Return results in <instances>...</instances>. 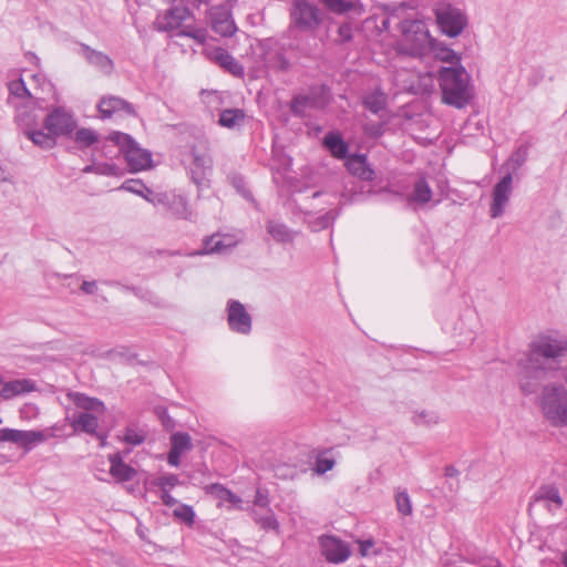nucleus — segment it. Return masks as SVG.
Returning <instances> with one entry per match:
<instances>
[{
	"mask_svg": "<svg viewBox=\"0 0 567 567\" xmlns=\"http://www.w3.org/2000/svg\"><path fill=\"white\" fill-rule=\"evenodd\" d=\"M567 353V338L558 331L538 334L530 343L526 362L522 364L519 386L524 394L535 393L540 382L554 377L558 359Z\"/></svg>",
	"mask_w": 567,
	"mask_h": 567,
	"instance_id": "nucleus-1",
	"label": "nucleus"
},
{
	"mask_svg": "<svg viewBox=\"0 0 567 567\" xmlns=\"http://www.w3.org/2000/svg\"><path fill=\"white\" fill-rule=\"evenodd\" d=\"M529 148V142L520 144L512 152L511 156L502 165V169L506 173L493 187L492 204L489 208V215L492 218H499L503 216L513 192V177L527 162Z\"/></svg>",
	"mask_w": 567,
	"mask_h": 567,
	"instance_id": "nucleus-2",
	"label": "nucleus"
},
{
	"mask_svg": "<svg viewBox=\"0 0 567 567\" xmlns=\"http://www.w3.org/2000/svg\"><path fill=\"white\" fill-rule=\"evenodd\" d=\"M437 80L444 104L461 110L472 100L471 75L464 66H442Z\"/></svg>",
	"mask_w": 567,
	"mask_h": 567,
	"instance_id": "nucleus-3",
	"label": "nucleus"
},
{
	"mask_svg": "<svg viewBox=\"0 0 567 567\" xmlns=\"http://www.w3.org/2000/svg\"><path fill=\"white\" fill-rule=\"evenodd\" d=\"M402 42L400 50L413 58H422L434 47L426 24L421 20H404L401 23Z\"/></svg>",
	"mask_w": 567,
	"mask_h": 567,
	"instance_id": "nucleus-4",
	"label": "nucleus"
},
{
	"mask_svg": "<svg viewBox=\"0 0 567 567\" xmlns=\"http://www.w3.org/2000/svg\"><path fill=\"white\" fill-rule=\"evenodd\" d=\"M540 408L553 426L567 425V390L563 384L550 383L543 388Z\"/></svg>",
	"mask_w": 567,
	"mask_h": 567,
	"instance_id": "nucleus-5",
	"label": "nucleus"
},
{
	"mask_svg": "<svg viewBox=\"0 0 567 567\" xmlns=\"http://www.w3.org/2000/svg\"><path fill=\"white\" fill-rule=\"evenodd\" d=\"M290 28L302 33H313L323 23L321 9L309 0H295L290 9Z\"/></svg>",
	"mask_w": 567,
	"mask_h": 567,
	"instance_id": "nucleus-6",
	"label": "nucleus"
},
{
	"mask_svg": "<svg viewBox=\"0 0 567 567\" xmlns=\"http://www.w3.org/2000/svg\"><path fill=\"white\" fill-rule=\"evenodd\" d=\"M107 140L118 146V152L124 155L132 172H140L151 167V152L141 148L131 135L122 132H112Z\"/></svg>",
	"mask_w": 567,
	"mask_h": 567,
	"instance_id": "nucleus-7",
	"label": "nucleus"
},
{
	"mask_svg": "<svg viewBox=\"0 0 567 567\" xmlns=\"http://www.w3.org/2000/svg\"><path fill=\"white\" fill-rule=\"evenodd\" d=\"M434 12L440 30L450 38L461 34L467 24L466 16L451 4H441Z\"/></svg>",
	"mask_w": 567,
	"mask_h": 567,
	"instance_id": "nucleus-8",
	"label": "nucleus"
},
{
	"mask_svg": "<svg viewBox=\"0 0 567 567\" xmlns=\"http://www.w3.org/2000/svg\"><path fill=\"white\" fill-rule=\"evenodd\" d=\"M210 27L217 34L229 38L237 32V25L234 21L231 7L228 3L213 6L207 11Z\"/></svg>",
	"mask_w": 567,
	"mask_h": 567,
	"instance_id": "nucleus-9",
	"label": "nucleus"
},
{
	"mask_svg": "<svg viewBox=\"0 0 567 567\" xmlns=\"http://www.w3.org/2000/svg\"><path fill=\"white\" fill-rule=\"evenodd\" d=\"M190 155L193 161L189 165L188 174L192 182L197 185L198 188L208 187V176L213 171L212 156L206 152H198L196 147H192Z\"/></svg>",
	"mask_w": 567,
	"mask_h": 567,
	"instance_id": "nucleus-10",
	"label": "nucleus"
},
{
	"mask_svg": "<svg viewBox=\"0 0 567 567\" xmlns=\"http://www.w3.org/2000/svg\"><path fill=\"white\" fill-rule=\"evenodd\" d=\"M47 131L52 132L56 137L70 135L76 127L73 114L62 106L54 107L43 120Z\"/></svg>",
	"mask_w": 567,
	"mask_h": 567,
	"instance_id": "nucleus-11",
	"label": "nucleus"
},
{
	"mask_svg": "<svg viewBox=\"0 0 567 567\" xmlns=\"http://www.w3.org/2000/svg\"><path fill=\"white\" fill-rule=\"evenodd\" d=\"M154 206L162 207L169 212L175 218L189 220L192 212L188 209L185 197L169 193H158L148 199Z\"/></svg>",
	"mask_w": 567,
	"mask_h": 567,
	"instance_id": "nucleus-12",
	"label": "nucleus"
},
{
	"mask_svg": "<svg viewBox=\"0 0 567 567\" xmlns=\"http://www.w3.org/2000/svg\"><path fill=\"white\" fill-rule=\"evenodd\" d=\"M563 504L564 501L558 487L555 484L548 483L540 485L535 491L530 498L528 511H530L533 506H542L548 512L555 513L563 507Z\"/></svg>",
	"mask_w": 567,
	"mask_h": 567,
	"instance_id": "nucleus-13",
	"label": "nucleus"
},
{
	"mask_svg": "<svg viewBox=\"0 0 567 567\" xmlns=\"http://www.w3.org/2000/svg\"><path fill=\"white\" fill-rule=\"evenodd\" d=\"M227 322L233 332L239 334H249L252 327V319L245 306L238 301L230 299L227 302Z\"/></svg>",
	"mask_w": 567,
	"mask_h": 567,
	"instance_id": "nucleus-14",
	"label": "nucleus"
},
{
	"mask_svg": "<svg viewBox=\"0 0 567 567\" xmlns=\"http://www.w3.org/2000/svg\"><path fill=\"white\" fill-rule=\"evenodd\" d=\"M319 545L322 556L331 564L343 563L351 554L349 545L332 535L320 536Z\"/></svg>",
	"mask_w": 567,
	"mask_h": 567,
	"instance_id": "nucleus-15",
	"label": "nucleus"
},
{
	"mask_svg": "<svg viewBox=\"0 0 567 567\" xmlns=\"http://www.w3.org/2000/svg\"><path fill=\"white\" fill-rule=\"evenodd\" d=\"M8 103L16 109L14 122L24 135L39 127L41 118L35 102L17 103L8 99Z\"/></svg>",
	"mask_w": 567,
	"mask_h": 567,
	"instance_id": "nucleus-16",
	"label": "nucleus"
},
{
	"mask_svg": "<svg viewBox=\"0 0 567 567\" xmlns=\"http://www.w3.org/2000/svg\"><path fill=\"white\" fill-rule=\"evenodd\" d=\"M47 439L42 431H24L16 429H0V442H11L25 451H30L35 444Z\"/></svg>",
	"mask_w": 567,
	"mask_h": 567,
	"instance_id": "nucleus-17",
	"label": "nucleus"
},
{
	"mask_svg": "<svg viewBox=\"0 0 567 567\" xmlns=\"http://www.w3.org/2000/svg\"><path fill=\"white\" fill-rule=\"evenodd\" d=\"M97 109L102 118H110L114 114L136 116V111L132 103L114 95L103 96L97 104Z\"/></svg>",
	"mask_w": 567,
	"mask_h": 567,
	"instance_id": "nucleus-18",
	"label": "nucleus"
},
{
	"mask_svg": "<svg viewBox=\"0 0 567 567\" xmlns=\"http://www.w3.org/2000/svg\"><path fill=\"white\" fill-rule=\"evenodd\" d=\"M192 17L187 7H173L158 17L155 25L159 31H172L182 27L183 22Z\"/></svg>",
	"mask_w": 567,
	"mask_h": 567,
	"instance_id": "nucleus-19",
	"label": "nucleus"
},
{
	"mask_svg": "<svg viewBox=\"0 0 567 567\" xmlns=\"http://www.w3.org/2000/svg\"><path fill=\"white\" fill-rule=\"evenodd\" d=\"M346 167L350 174L361 181L371 182L375 178V172L368 163L365 154H351L346 158Z\"/></svg>",
	"mask_w": 567,
	"mask_h": 567,
	"instance_id": "nucleus-20",
	"label": "nucleus"
},
{
	"mask_svg": "<svg viewBox=\"0 0 567 567\" xmlns=\"http://www.w3.org/2000/svg\"><path fill=\"white\" fill-rule=\"evenodd\" d=\"M70 420V425L74 432H83L90 435H95L101 440V445H105L106 437L97 433L99 419L89 412H81L75 414Z\"/></svg>",
	"mask_w": 567,
	"mask_h": 567,
	"instance_id": "nucleus-21",
	"label": "nucleus"
},
{
	"mask_svg": "<svg viewBox=\"0 0 567 567\" xmlns=\"http://www.w3.org/2000/svg\"><path fill=\"white\" fill-rule=\"evenodd\" d=\"M80 49L81 54L90 65L94 66L105 75H110L113 72L114 63L107 54L94 50L85 43H80Z\"/></svg>",
	"mask_w": 567,
	"mask_h": 567,
	"instance_id": "nucleus-22",
	"label": "nucleus"
},
{
	"mask_svg": "<svg viewBox=\"0 0 567 567\" xmlns=\"http://www.w3.org/2000/svg\"><path fill=\"white\" fill-rule=\"evenodd\" d=\"M109 462L111 476L120 483L132 481L137 475V471L123 461L122 453L110 454Z\"/></svg>",
	"mask_w": 567,
	"mask_h": 567,
	"instance_id": "nucleus-23",
	"label": "nucleus"
},
{
	"mask_svg": "<svg viewBox=\"0 0 567 567\" xmlns=\"http://www.w3.org/2000/svg\"><path fill=\"white\" fill-rule=\"evenodd\" d=\"M214 61L224 68L231 75L243 78L245 74L244 66L225 49L218 48L214 51Z\"/></svg>",
	"mask_w": 567,
	"mask_h": 567,
	"instance_id": "nucleus-24",
	"label": "nucleus"
},
{
	"mask_svg": "<svg viewBox=\"0 0 567 567\" xmlns=\"http://www.w3.org/2000/svg\"><path fill=\"white\" fill-rule=\"evenodd\" d=\"M322 144L338 159H346L349 156V146L340 133L329 132L324 136Z\"/></svg>",
	"mask_w": 567,
	"mask_h": 567,
	"instance_id": "nucleus-25",
	"label": "nucleus"
},
{
	"mask_svg": "<svg viewBox=\"0 0 567 567\" xmlns=\"http://www.w3.org/2000/svg\"><path fill=\"white\" fill-rule=\"evenodd\" d=\"M266 230L272 237V239L279 244L292 243L297 234L286 224L274 219L267 220Z\"/></svg>",
	"mask_w": 567,
	"mask_h": 567,
	"instance_id": "nucleus-26",
	"label": "nucleus"
},
{
	"mask_svg": "<svg viewBox=\"0 0 567 567\" xmlns=\"http://www.w3.org/2000/svg\"><path fill=\"white\" fill-rule=\"evenodd\" d=\"M1 385L0 395L4 400H10L17 395L31 392L34 389L33 382L27 379L13 380L6 383L2 382Z\"/></svg>",
	"mask_w": 567,
	"mask_h": 567,
	"instance_id": "nucleus-27",
	"label": "nucleus"
},
{
	"mask_svg": "<svg viewBox=\"0 0 567 567\" xmlns=\"http://www.w3.org/2000/svg\"><path fill=\"white\" fill-rule=\"evenodd\" d=\"M68 399L71 400L78 408L84 410L85 412L94 411V412H103L105 406L102 401L96 398H90L84 393L80 392H69L66 394Z\"/></svg>",
	"mask_w": 567,
	"mask_h": 567,
	"instance_id": "nucleus-28",
	"label": "nucleus"
},
{
	"mask_svg": "<svg viewBox=\"0 0 567 567\" xmlns=\"http://www.w3.org/2000/svg\"><path fill=\"white\" fill-rule=\"evenodd\" d=\"M25 136L32 141V143L43 150L53 148L56 145V136L48 131L44 132L42 128H35L25 134Z\"/></svg>",
	"mask_w": 567,
	"mask_h": 567,
	"instance_id": "nucleus-29",
	"label": "nucleus"
},
{
	"mask_svg": "<svg viewBox=\"0 0 567 567\" xmlns=\"http://www.w3.org/2000/svg\"><path fill=\"white\" fill-rule=\"evenodd\" d=\"M432 199V189L425 178H420L415 182L413 193L409 200L421 205L429 203Z\"/></svg>",
	"mask_w": 567,
	"mask_h": 567,
	"instance_id": "nucleus-30",
	"label": "nucleus"
},
{
	"mask_svg": "<svg viewBox=\"0 0 567 567\" xmlns=\"http://www.w3.org/2000/svg\"><path fill=\"white\" fill-rule=\"evenodd\" d=\"M254 522L260 526L264 530H279V523L270 508H267L265 514L257 511L251 512Z\"/></svg>",
	"mask_w": 567,
	"mask_h": 567,
	"instance_id": "nucleus-31",
	"label": "nucleus"
},
{
	"mask_svg": "<svg viewBox=\"0 0 567 567\" xmlns=\"http://www.w3.org/2000/svg\"><path fill=\"white\" fill-rule=\"evenodd\" d=\"M205 491L207 494L215 496L216 498L223 502H229L233 504L241 502V499L236 494H234L230 489L226 488L225 486L218 483L207 485L205 487Z\"/></svg>",
	"mask_w": 567,
	"mask_h": 567,
	"instance_id": "nucleus-32",
	"label": "nucleus"
},
{
	"mask_svg": "<svg viewBox=\"0 0 567 567\" xmlns=\"http://www.w3.org/2000/svg\"><path fill=\"white\" fill-rule=\"evenodd\" d=\"M227 248L228 246L224 244L219 236L213 235L204 239L203 249L196 251L195 255L220 254L224 252Z\"/></svg>",
	"mask_w": 567,
	"mask_h": 567,
	"instance_id": "nucleus-33",
	"label": "nucleus"
},
{
	"mask_svg": "<svg viewBox=\"0 0 567 567\" xmlns=\"http://www.w3.org/2000/svg\"><path fill=\"white\" fill-rule=\"evenodd\" d=\"M324 8L338 16L346 14L355 9L357 4L349 0H320Z\"/></svg>",
	"mask_w": 567,
	"mask_h": 567,
	"instance_id": "nucleus-34",
	"label": "nucleus"
},
{
	"mask_svg": "<svg viewBox=\"0 0 567 567\" xmlns=\"http://www.w3.org/2000/svg\"><path fill=\"white\" fill-rule=\"evenodd\" d=\"M245 114L239 109H226L221 111L218 123L227 128H233L238 122L243 121Z\"/></svg>",
	"mask_w": 567,
	"mask_h": 567,
	"instance_id": "nucleus-35",
	"label": "nucleus"
},
{
	"mask_svg": "<svg viewBox=\"0 0 567 567\" xmlns=\"http://www.w3.org/2000/svg\"><path fill=\"white\" fill-rule=\"evenodd\" d=\"M10 97L13 102L14 99H27V102H34L29 89L22 79L11 81L8 85Z\"/></svg>",
	"mask_w": 567,
	"mask_h": 567,
	"instance_id": "nucleus-36",
	"label": "nucleus"
},
{
	"mask_svg": "<svg viewBox=\"0 0 567 567\" xmlns=\"http://www.w3.org/2000/svg\"><path fill=\"white\" fill-rule=\"evenodd\" d=\"M171 449L183 454L193 449L192 439L188 433L176 432L171 436Z\"/></svg>",
	"mask_w": 567,
	"mask_h": 567,
	"instance_id": "nucleus-37",
	"label": "nucleus"
},
{
	"mask_svg": "<svg viewBox=\"0 0 567 567\" xmlns=\"http://www.w3.org/2000/svg\"><path fill=\"white\" fill-rule=\"evenodd\" d=\"M177 37H187L195 40L198 44L203 45L207 41V30L193 25H186L176 33Z\"/></svg>",
	"mask_w": 567,
	"mask_h": 567,
	"instance_id": "nucleus-38",
	"label": "nucleus"
},
{
	"mask_svg": "<svg viewBox=\"0 0 567 567\" xmlns=\"http://www.w3.org/2000/svg\"><path fill=\"white\" fill-rule=\"evenodd\" d=\"M231 186L247 200L255 202L252 193L247 187L245 178L240 174H231L229 177Z\"/></svg>",
	"mask_w": 567,
	"mask_h": 567,
	"instance_id": "nucleus-39",
	"label": "nucleus"
},
{
	"mask_svg": "<svg viewBox=\"0 0 567 567\" xmlns=\"http://www.w3.org/2000/svg\"><path fill=\"white\" fill-rule=\"evenodd\" d=\"M329 452L330 450H326L319 453L318 456L316 457L313 471L318 475H322L328 471H331L336 465L334 458L326 456V454Z\"/></svg>",
	"mask_w": 567,
	"mask_h": 567,
	"instance_id": "nucleus-40",
	"label": "nucleus"
},
{
	"mask_svg": "<svg viewBox=\"0 0 567 567\" xmlns=\"http://www.w3.org/2000/svg\"><path fill=\"white\" fill-rule=\"evenodd\" d=\"M311 99L307 95H297L290 102V111L293 115L303 116L310 106Z\"/></svg>",
	"mask_w": 567,
	"mask_h": 567,
	"instance_id": "nucleus-41",
	"label": "nucleus"
},
{
	"mask_svg": "<svg viewBox=\"0 0 567 567\" xmlns=\"http://www.w3.org/2000/svg\"><path fill=\"white\" fill-rule=\"evenodd\" d=\"M74 140L81 146L89 147L97 142V135L91 128H80L76 131Z\"/></svg>",
	"mask_w": 567,
	"mask_h": 567,
	"instance_id": "nucleus-42",
	"label": "nucleus"
},
{
	"mask_svg": "<svg viewBox=\"0 0 567 567\" xmlns=\"http://www.w3.org/2000/svg\"><path fill=\"white\" fill-rule=\"evenodd\" d=\"M268 68L275 71H287L290 66L289 60L280 52H276L267 59Z\"/></svg>",
	"mask_w": 567,
	"mask_h": 567,
	"instance_id": "nucleus-43",
	"label": "nucleus"
},
{
	"mask_svg": "<svg viewBox=\"0 0 567 567\" xmlns=\"http://www.w3.org/2000/svg\"><path fill=\"white\" fill-rule=\"evenodd\" d=\"M365 109L374 114H378L385 107V100L382 94H371L363 100Z\"/></svg>",
	"mask_w": 567,
	"mask_h": 567,
	"instance_id": "nucleus-44",
	"label": "nucleus"
},
{
	"mask_svg": "<svg viewBox=\"0 0 567 567\" xmlns=\"http://www.w3.org/2000/svg\"><path fill=\"white\" fill-rule=\"evenodd\" d=\"M153 484L159 489L171 491L175 486L181 484V481L176 474H164L157 477Z\"/></svg>",
	"mask_w": 567,
	"mask_h": 567,
	"instance_id": "nucleus-45",
	"label": "nucleus"
},
{
	"mask_svg": "<svg viewBox=\"0 0 567 567\" xmlns=\"http://www.w3.org/2000/svg\"><path fill=\"white\" fill-rule=\"evenodd\" d=\"M413 422L416 425L431 426L439 423V415L431 411H421L414 414Z\"/></svg>",
	"mask_w": 567,
	"mask_h": 567,
	"instance_id": "nucleus-46",
	"label": "nucleus"
},
{
	"mask_svg": "<svg viewBox=\"0 0 567 567\" xmlns=\"http://www.w3.org/2000/svg\"><path fill=\"white\" fill-rule=\"evenodd\" d=\"M173 514L176 518L186 523L188 526H192L195 522V512L189 505H181L178 508L174 509Z\"/></svg>",
	"mask_w": 567,
	"mask_h": 567,
	"instance_id": "nucleus-47",
	"label": "nucleus"
},
{
	"mask_svg": "<svg viewBox=\"0 0 567 567\" xmlns=\"http://www.w3.org/2000/svg\"><path fill=\"white\" fill-rule=\"evenodd\" d=\"M395 503H396V508L401 514H403V515L412 514L411 501L405 491L396 493Z\"/></svg>",
	"mask_w": 567,
	"mask_h": 567,
	"instance_id": "nucleus-48",
	"label": "nucleus"
},
{
	"mask_svg": "<svg viewBox=\"0 0 567 567\" xmlns=\"http://www.w3.org/2000/svg\"><path fill=\"white\" fill-rule=\"evenodd\" d=\"M437 59L443 62H447L451 64H458L461 62V56L452 49L443 47L436 52Z\"/></svg>",
	"mask_w": 567,
	"mask_h": 567,
	"instance_id": "nucleus-49",
	"label": "nucleus"
},
{
	"mask_svg": "<svg viewBox=\"0 0 567 567\" xmlns=\"http://www.w3.org/2000/svg\"><path fill=\"white\" fill-rule=\"evenodd\" d=\"M337 33H338L340 43H347V42L352 41V39H353L352 24L350 22H344V23L340 24Z\"/></svg>",
	"mask_w": 567,
	"mask_h": 567,
	"instance_id": "nucleus-50",
	"label": "nucleus"
},
{
	"mask_svg": "<svg viewBox=\"0 0 567 567\" xmlns=\"http://www.w3.org/2000/svg\"><path fill=\"white\" fill-rule=\"evenodd\" d=\"M122 188L137 195H143V189H145L147 193H151V190L141 181L136 179H130L125 182L122 185Z\"/></svg>",
	"mask_w": 567,
	"mask_h": 567,
	"instance_id": "nucleus-51",
	"label": "nucleus"
},
{
	"mask_svg": "<svg viewBox=\"0 0 567 567\" xmlns=\"http://www.w3.org/2000/svg\"><path fill=\"white\" fill-rule=\"evenodd\" d=\"M145 441V435L133 429H127L124 435V442L131 445H141Z\"/></svg>",
	"mask_w": 567,
	"mask_h": 567,
	"instance_id": "nucleus-52",
	"label": "nucleus"
},
{
	"mask_svg": "<svg viewBox=\"0 0 567 567\" xmlns=\"http://www.w3.org/2000/svg\"><path fill=\"white\" fill-rule=\"evenodd\" d=\"M120 173V168L112 163H100L97 164V174L105 176H116Z\"/></svg>",
	"mask_w": 567,
	"mask_h": 567,
	"instance_id": "nucleus-53",
	"label": "nucleus"
},
{
	"mask_svg": "<svg viewBox=\"0 0 567 567\" xmlns=\"http://www.w3.org/2000/svg\"><path fill=\"white\" fill-rule=\"evenodd\" d=\"M254 504L261 508H268V505H269L268 492L265 489L258 488L256 492Z\"/></svg>",
	"mask_w": 567,
	"mask_h": 567,
	"instance_id": "nucleus-54",
	"label": "nucleus"
},
{
	"mask_svg": "<svg viewBox=\"0 0 567 567\" xmlns=\"http://www.w3.org/2000/svg\"><path fill=\"white\" fill-rule=\"evenodd\" d=\"M359 551L361 556H368L369 549L374 545L373 539L358 540Z\"/></svg>",
	"mask_w": 567,
	"mask_h": 567,
	"instance_id": "nucleus-55",
	"label": "nucleus"
},
{
	"mask_svg": "<svg viewBox=\"0 0 567 567\" xmlns=\"http://www.w3.org/2000/svg\"><path fill=\"white\" fill-rule=\"evenodd\" d=\"M81 290L86 295H94L97 290L96 281H86L84 280L81 285Z\"/></svg>",
	"mask_w": 567,
	"mask_h": 567,
	"instance_id": "nucleus-56",
	"label": "nucleus"
},
{
	"mask_svg": "<svg viewBox=\"0 0 567 567\" xmlns=\"http://www.w3.org/2000/svg\"><path fill=\"white\" fill-rule=\"evenodd\" d=\"M159 491H161V499L164 505L174 506L177 504V499L171 495L169 491H166V489H159Z\"/></svg>",
	"mask_w": 567,
	"mask_h": 567,
	"instance_id": "nucleus-57",
	"label": "nucleus"
},
{
	"mask_svg": "<svg viewBox=\"0 0 567 567\" xmlns=\"http://www.w3.org/2000/svg\"><path fill=\"white\" fill-rule=\"evenodd\" d=\"M181 455H182L181 453L171 449L168 452V455H167L168 464L171 466H178L181 463Z\"/></svg>",
	"mask_w": 567,
	"mask_h": 567,
	"instance_id": "nucleus-58",
	"label": "nucleus"
},
{
	"mask_svg": "<svg viewBox=\"0 0 567 567\" xmlns=\"http://www.w3.org/2000/svg\"><path fill=\"white\" fill-rule=\"evenodd\" d=\"M161 416V420H162V423L163 425L167 429V430H172L175 427V422L174 420L167 414V411L164 410L162 411V413L159 414Z\"/></svg>",
	"mask_w": 567,
	"mask_h": 567,
	"instance_id": "nucleus-59",
	"label": "nucleus"
},
{
	"mask_svg": "<svg viewBox=\"0 0 567 567\" xmlns=\"http://www.w3.org/2000/svg\"><path fill=\"white\" fill-rule=\"evenodd\" d=\"M365 132L372 136H380L382 134V127L380 124L367 125Z\"/></svg>",
	"mask_w": 567,
	"mask_h": 567,
	"instance_id": "nucleus-60",
	"label": "nucleus"
},
{
	"mask_svg": "<svg viewBox=\"0 0 567 567\" xmlns=\"http://www.w3.org/2000/svg\"><path fill=\"white\" fill-rule=\"evenodd\" d=\"M444 474L446 477L453 478V477H457L460 472L455 466L447 465L444 470Z\"/></svg>",
	"mask_w": 567,
	"mask_h": 567,
	"instance_id": "nucleus-61",
	"label": "nucleus"
},
{
	"mask_svg": "<svg viewBox=\"0 0 567 567\" xmlns=\"http://www.w3.org/2000/svg\"><path fill=\"white\" fill-rule=\"evenodd\" d=\"M83 173H95L97 174V164H91L83 168Z\"/></svg>",
	"mask_w": 567,
	"mask_h": 567,
	"instance_id": "nucleus-62",
	"label": "nucleus"
},
{
	"mask_svg": "<svg viewBox=\"0 0 567 567\" xmlns=\"http://www.w3.org/2000/svg\"><path fill=\"white\" fill-rule=\"evenodd\" d=\"M561 564L564 565V567H567V550L563 553Z\"/></svg>",
	"mask_w": 567,
	"mask_h": 567,
	"instance_id": "nucleus-63",
	"label": "nucleus"
},
{
	"mask_svg": "<svg viewBox=\"0 0 567 567\" xmlns=\"http://www.w3.org/2000/svg\"><path fill=\"white\" fill-rule=\"evenodd\" d=\"M561 374H563L564 380L567 383V365L563 368Z\"/></svg>",
	"mask_w": 567,
	"mask_h": 567,
	"instance_id": "nucleus-64",
	"label": "nucleus"
}]
</instances>
